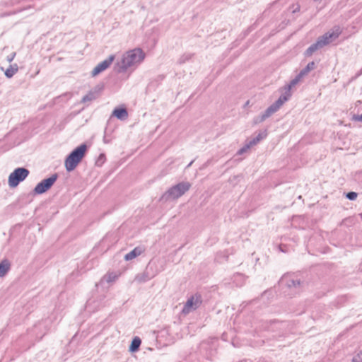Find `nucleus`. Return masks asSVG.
Wrapping results in <instances>:
<instances>
[{
    "label": "nucleus",
    "mask_w": 362,
    "mask_h": 362,
    "mask_svg": "<svg viewBox=\"0 0 362 362\" xmlns=\"http://www.w3.org/2000/svg\"><path fill=\"white\" fill-rule=\"evenodd\" d=\"M249 105V100H247V101L245 102V105Z\"/></svg>",
    "instance_id": "obj_35"
},
{
    "label": "nucleus",
    "mask_w": 362,
    "mask_h": 362,
    "mask_svg": "<svg viewBox=\"0 0 362 362\" xmlns=\"http://www.w3.org/2000/svg\"><path fill=\"white\" fill-rule=\"evenodd\" d=\"M291 94H288V92H284L280 97L272 105L275 107L276 110H279L281 106L291 98Z\"/></svg>",
    "instance_id": "obj_13"
},
{
    "label": "nucleus",
    "mask_w": 362,
    "mask_h": 362,
    "mask_svg": "<svg viewBox=\"0 0 362 362\" xmlns=\"http://www.w3.org/2000/svg\"><path fill=\"white\" fill-rule=\"evenodd\" d=\"M151 277L149 276L148 272H144L136 276L135 281L139 283H143L149 280Z\"/></svg>",
    "instance_id": "obj_22"
},
{
    "label": "nucleus",
    "mask_w": 362,
    "mask_h": 362,
    "mask_svg": "<svg viewBox=\"0 0 362 362\" xmlns=\"http://www.w3.org/2000/svg\"><path fill=\"white\" fill-rule=\"evenodd\" d=\"M10 262L4 259L0 262V277L4 276L10 269Z\"/></svg>",
    "instance_id": "obj_16"
},
{
    "label": "nucleus",
    "mask_w": 362,
    "mask_h": 362,
    "mask_svg": "<svg viewBox=\"0 0 362 362\" xmlns=\"http://www.w3.org/2000/svg\"><path fill=\"white\" fill-rule=\"evenodd\" d=\"M141 344V340L139 337H135L130 344L129 351L130 352H136L139 350V346Z\"/></svg>",
    "instance_id": "obj_18"
},
{
    "label": "nucleus",
    "mask_w": 362,
    "mask_h": 362,
    "mask_svg": "<svg viewBox=\"0 0 362 362\" xmlns=\"http://www.w3.org/2000/svg\"><path fill=\"white\" fill-rule=\"evenodd\" d=\"M16 56V52H12L7 56L6 59L8 62H11Z\"/></svg>",
    "instance_id": "obj_31"
},
{
    "label": "nucleus",
    "mask_w": 362,
    "mask_h": 362,
    "mask_svg": "<svg viewBox=\"0 0 362 362\" xmlns=\"http://www.w3.org/2000/svg\"><path fill=\"white\" fill-rule=\"evenodd\" d=\"M334 28V30L332 32H327L323 35L320 36L322 40L325 41L326 45L336 40L341 33V30L339 26H335Z\"/></svg>",
    "instance_id": "obj_8"
},
{
    "label": "nucleus",
    "mask_w": 362,
    "mask_h": 362,
    "mask_svg": "<svg viewBox=\"0 0 362 362\" xmlns=\"http://www.w3.org/2000/svg\"><path fill=\"white\" fill-rule=\"evenodd\" d=\"M191 186L189 182H181L169 188L168 190L163 194L162 199L165 201L177 199L187 192L190 189Z\"/></svg>",
    "instance_id": "obj_3"
},
{
    "label": "nucleus",
    "mask_w": 362,
    "mask_h": 362,
    "mask_svg": "<svg viewBox=\"0 0 362 362\" xmlns=\"http://www.w3.org/2000/svg\"><path fill=\"white\" fill-rule=\"evenodd\" d=\"M201 303L199 296H192L189 298L182 308V313L188 314L192 310L197 309Z\"/></svg>",
    "instance_id": "obj_6"
},
{
    "label": "nucleus",
    "mask_w": 362,
    "mask_h": 362,
    "mask_svg": "<svg viewBox=\"0 0 362 362\" xmlns=\"http://www.w3.org/2000/svg\"><path fill=\"white\" fill-rule=\"evenodd\" d=\"M145 58V53L140 48H135L123 54L115 64L118 73H124L128 69L137 66Z\"/></svg>",
    "instance_id": "obj_1"
},
{
    "label": "nucleus",
    "mask_w": 362,
    "mask_h": 362,
    "mask_svg": "<svg viewBox=\"0 0 362 362\" xmlns=\"http://www.w3.org/2000/svg\"><path fill=\"white\" fill-rule=\"evenodd\" d=\"M315 68V63L314 62H309L303 69L298 73L301 75L302 78L307 75L311 70Z\"/></svg>",
    "instance_id": "obj_20"
},
{
    "label": "nucleus",
    "mask_w": 362,
    "mask_h": 362,
    "mask_svg": "<svg viewBox=\"0 0 362 362\" xmlns=\"http://www.w3.org/2000/svg\"><path fill=\"white\" fill-rule=\"evenodd\" d=\"M277 111V110L275 109L274 107H273L272 105H269L260 115L259 117L254 119V123L257 124L258 122H262L264 121L267 118L272 116L274 113H275Z\"/></svg>",
    "instance_id": "obj_11"
},
{
    "label": "nucleus",
    "mask_w": 362,
    "mask_h": 362,
    "mask_svg": "<svg viewBox=\"0 0 362 362\" xmlns=\"http://www.w3.org/2000/svg\"><path fill=\"white\" fill-rule=\"evenodd\" d=\"M98 92L96 90H90L86 95H84L81 100V103H86L91 102L98 98Z\"/></svg>",
    "instance_id": "obj_17"
},
{
    "label": "nucleus",
    "mask_w": 362,
    "mask_h": 362,
    "mask_svg": "<svg viewBox=\"0 0 362 362\" xmlns=\"http://www.w3.org/2000/svg\"><path fill=\"white\" fill-rule=\"evenodd\" d=\"M30 171L25 168H16L8 176V183L10 187H16L28 176Z\"/></svg>",
    "instance_id": "obj_4"
},
{
    "label": "nucleus",
    "mask_w": 362,
    "mask_h": 362,
    "mask_svg": "<svg viewBox=\"0 0 362 362\" xmlns=\"http://www.w3.org/2000/svg\"><path fill=\"white\" fill-rule=\"evenodd\" d=\"M356 222V218L354 217H348L343 220L342 224L346 226H351L354 225Z\"/></svg>",
    "instance_id": "obj_24"
},
{
    "label": "nucleus",
    "mask_w": 362,
    "mask_h": 362,
    "mask_svg": "<svg viewBox=\"0 0 362 362\" xmlns=\"http://www.w3.org/2000/svg\"><path fill=\"white\" fill-rule=\"evenodd\" d=\"M326 45L325 44V41H322V39L319 37L316 42L313 44H312L305 51V57H310L311 56L313 52H315L316 50L322 48Z\"/></svg>",
    "instance_id": "obj_9"
},
{
    "label": "nucleus",
    "mask_w": 362,
    "mask_h": 362,
    "mask_svg": "<svg viewBox=\"0 0 362 362\" xmlns=\"http://www.w3.org/2000/svg\"><path fill=\"white\" fill-rule=\"evenodd\" d=\"M248 148L249 144H245V146L238 151L237 155L243 154V153L246 152Z\"/></svg>",
    "instance_id": "obj_28"
},
{
    "label": "nucleus",
    "mask_w": 362,
    "mask_h": 362,
    "mask_svg": "<svg viewBox=\"0 0 362 362\" xmlns=\"http://www.w3.org/2000/svg\"><path fill=\"white\" fill-rule=\"evenodd\" d=\"M191 57H192V55L190 54H184L179 58L178 63L180 64H184L187 61L191 59Z\"/></svg>",
    "instance_id": "obj_26"
},
{
    "label": "nucleus",
    "mask_w": 362,
    "mask_h": 362,
    "mask_svg": "<svg viewBox=\"0 0 362 362\" xmlns=\"http://www.w3.org/2000/svg\"><path fill=\"white\" fill-rule=\"evenodd\" d=\"M301 75L298 74L296 76V77L292 79L288 84L285 86V92H288V94H291V89L293 86H296L301 79Z\"/></svg>",
    "instance_id": "obj_19"
},
{
    "label": "nucleus",
    "mask_w": 362,
    "mask_h": 362,
    "mask_svg": "<svg viewBox=\"0 0 362 362\" xmlns=\"http://www.w3.org/2000/svg\"><path fill=\"white\" fill-rule=\"evenodd\" d=\"M362 74V68L361 69V70L358 71V73H357L356 76V78L361 76Z\"/></svg>",
    "instance_id": "obj_33"
},
{
    "label": "nucleus",
    "mask_w": 362,
    "mask_h": 362,
    "mask_svg": "<svg viewBox=\"0 0 362 362\" xmlns=\"http://www.w3.org/2000/svg\"><path fill=\"white\" fill-rule=\"evenodd\" d=\"M305 284L304 281H300L298 279L289 278L286 280V286L289 288H293L299 291L304 287Z\"/></svg>",
    "instance_id": "obj_12"
},
{
    "label": "nucleus",
    "mask_w": 362,
    "mask_h": 362,
    "mask_svg": "<svg viewBox=\"0 0 362 362\" xmlns=\"http://www.w3.org/2000/svg\"><path fill=\"white\" fill-rule=\"evenodd\" d=\"M18 69L17 64L11 65L9 68L5 71V76L7 78H11L18 71Z\"/></svg>",
    "instance_id": "obj_21"
},
{
    "label": "nucleus",
    "mask_w": 362,
    "mask_h": 362,
    "mask_svg": "<svg viewBox=\"0 0 362 362\" xmlns=\"http://www.w3.org/2000/svg\"><path fill=\"white\" fill-rule=\"evenodd\" d=\"M144 249L141 247H136L134 250H132L129 253L126 254L124 256V259L126 261H130L133 259L136 258V257L139 256L142 254L144 252Z\"/></svg>",
    "instance_id": "obj_14"
},
{
    "label": "nucleus",
    "mask_w": 362,
    "mask_h": 362,
    "mask_svg": "<svg viewBox=\"0 0 362 362\" xmlns=\"http://www.w3.org/2000/svg\"><path fill=\"white\" fill-rule=\"evenodd\" d=\"M291 8H293L292 10V13H296L297 12H299L300 11V6L299 4H296V5H294V4H292V6H291Z\"/></svg>",
    "instance_id": "obj_29"
},
{
    "label": "nucleus",
    "mask_w": 362,
    "mask_h": 362,
    "mask_svg": "<svg viewBox=\"0 0 362 362\" xmlns=\"http://www.w3.org/2000/svg\"><path fill=\"white\" fill-rule=\"evenodd\" d=\"M86 151V144H82L71 152L64 162L66 170L68 172L73 171L76 168L85 156Z\"/></svg>",
    "instance_id": "obj_2"
},
{
    "label": "nucleus",
    "mask_w": 362,
    "mask_h": 362,
    "mask_svg": "<svg viewBox=\"0 0 362 362\" xmlns=\"http://www.w3.org/2000/svg\"><path fill=\"white\" fill-rule=\"evenodd\" d=\"M359 215H360V216H361V218H362V214H360Z\"/></svg>",
    "instance_id": "obj_36"
},
{
    "label": "nucleus",
    "mask_w": 362,
    "mask_h": 362,
    "mask_svg": "<svg viewBox=\"0 0 362 362\" xmlns=\"http://www.w3.org/2000/svg\"><path fill=\"white\" fill-rule=\"evenodd\" d=\"M358 194L355 192H349L345 193V197L350 201L356 200Z\"/></svg>",
    "instance_id": "obj_25"
},
{
    "label": "nucleus",
    "mask_w": 362,
    "mask_h": 362,
    "mask_svg": "<svg viewBox=\"0 0 362 362\" xmlns=\"http://www.w3.org/2000/svg\"><path fill=\"white\" fill-rule=\"evenodd\" d=\"M268 135V132L267 129H262L259 130L258 132L255 133L254 137L250 139V147L257 144L263 139H266Z\"/></svg>",
    "instance_id": "obj_10"
},
{
    "label": "nucleus",
    "mask_w": 362,
    "mask_h": 362,
    "mask_svg": "<svg viewBox=\"0 0 362 362\" xmlns=\"http://www.w3.org/2000/svg\"><path fill=\"white\" fill-rule=\"evenodd\" d=\"M115 59V55L111 54L109 57L104 61L99 63L92 71V76H95L102 71L107 69Z\"/></svg>",
    "instance_id": "obj_7"
},
{
    "label": "nucleus",
    "mask_w": 362,
    "mask_h": 362,
    "mask_svg": "<svg viewBox=\"0 0 362 362\" xmlns=\"http://www.w3.org/2000/svg\"><path fill=\"white\" fill-rule=\"evenodd\" d=\"M352 119L354 121L362 122V114L361 115H354Z\"/></svg>",
    "instance_id": "obj_30"
},
{
    "label": "nucleus",
    "mask_w": 362,
    "mask_h": 362,
    "mask_svg": "<svg viewBox=\"0 0 362 362\" xmlns=\"http://www.w3.org/2000/svg\"><path fill=\"white\" fill-rule=\"evenodd\" d=\"M352 362H361L362 361V351H360L359 354H358L356 356H354L352 360Z\"/></svg>",
    "instance_id": "obj_27"
},
{
    "label": "nucleus",
    "mask_w": 362,
    "mask_h": 362,
    "mask_svg": "<svg viewBox=\"0 0 362 362\" xmlns=\"http://www.w3.org/2000/svg\"><path fill=\"white\" fill-rule=\"evenodd\" d=\"M112 115L120 120H124L128 117V112L125 108H115L112 112Z\"/></svg>",
    "instance_id": "obj_15"
},
{
    "label": "nucleus",
    "mask_w": 362,
    "mask_h": 362,
    "mask_svg": "<svg viewBox=\"0 0 362 362\" xmlns=\"http://www.w3.org/2000/svg\"><path fill=\"white\" fill-rule=\"evenodd\" d=\"M118 278V275L115 273H109L106 276H104V279L108 283H111L115 281Z\"/></svg>",
    "instance_id": "obj_23"
},
{
    "label": "nucleus",
    "mask_w": 362,
    "mask_h": 362,
    "mask_svg": "<svg viewBox=\"0 0 362 362\" xmlns=\"http://www.w3.org/2000/svg\"><path fill=\"white\" fill-rule=\"evenodd\" d=\"M104 158H105V156H104L103 154H101V155L100 156V157H99V160L97 161V163H98V162H99V160H103V159H104Z\"/></svg>",
    "instance_id": "obj_32"
},
{
    "label": "nucleus",
    "mask_w": 362,
    "mask_h": 362,
    "mask_svg": "<svg viewBox=\"0 0 362 362\" xmlns=\"http://www.w3.org/2000/svg\"><path fill=\"white\" fill-rule=\"evenodd\" d=\"M192 163H193V160H192V161H191V162L187 165V168H189V167L192 165Z\"/></svg>",
    "instance_id": "obj_34"
},
{
    "label": "nucleus",
    "mask_w": 362,
    "mask_h": 362,
    "mask_svg": "<svg viewBox=\"0 0 362 362\" xmlns=\"http://www.w3.org/2000/svg\"><path fill=\"white\" fill-rule=\"evenodd\" d=\"M58 175L57 173L52 175L51 177L42 180L34 188L33 192L35 194H41L49 189L54 183L57 181Z\"/></svg>",
    "instance_id": "obj_5"
}]
</instances>
